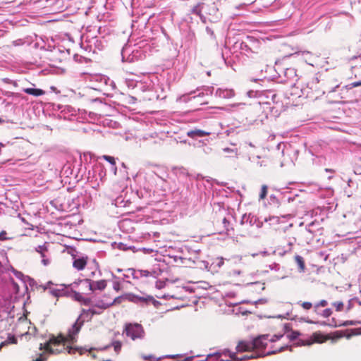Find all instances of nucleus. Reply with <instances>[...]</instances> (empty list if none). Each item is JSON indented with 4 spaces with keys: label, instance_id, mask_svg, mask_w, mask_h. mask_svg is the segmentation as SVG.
<instances>
[{
    "label": "nucleus",
    "instance_id": "f8f14e48",
    "mask_svg": "<svg viewBox=\"0 0 361 361\" xmlns=\"http://www.w3.org/2000/svg\"><path fill=\"white\" fill-rule=\"evenodd\" d=\"M87 257H81L75 259L73 261V266L78 270H82L87 265Z\"/></svg>",
    "mask_w": 361,
    "mask_h": 361
},
{
    "label": "nucleus",
    "instance_id": "58836bf2",
    "mask_svg": "<svg viewBox=\"0 0 361 361\" xmlns=\"http://www.w3.org/2000/svg\"><path fill=\"white\" fill-rule=\"evenodd\" d=\"M282 336H283L282 335H281V336H276V335H275V336H274V337H273L270 341H271V342H274L275 341L279 340V339L280 338H281Z\"/></svg>",
    "mask_w": 361,
    "mask_h": 361
},
{
    "label": "nucleus",
    "instance_id": "9b49d317",
    "mask_svg": "<svg viewBox=\"0 0 361 361\" xmlns=\"http://www.w3.org/2000/svg\"><path fill=\"white\" fill-rule=\"evenodd\" d=\"M238 352H245L252 350V342L242 341H240L236 347Z\"/></svg>",
    "mask_w": 361,
    "mask_h": 361
},
{
    "label": "nucleus",
    "instance_id": "aec40b11",
    "mask_svg": "<svg viewBox=\"0 0 361 361\" xmlns=\"http://www.w3.org/2000/svg\"><path fill=\"white\" fill-rule=\"evenodd\" d=\"M268 187L266 185H262L261 188V192L259 194V199L264 200L267 195Z\"/></svg>",
    "mask_w": 361,
    "mask_h": 361
},
{
    "label": "nucleus",
    "instance_id": "6e6552de",
    "mask_svg": "<svg viewBox=\"0 0 361 361\" xmlns=\"http://www.w3.org/2000/svg\"><path fill=\"white\" fill-rule=\"evenodd\" d=\"M209 135V132H207L200 129H194L187 132V135L192 139L208 136Z\"/></svg>",
    "mask_w": 361,
    "mask_h": 361
},
{
    "label": "nucleus",
    "instance_id": "6ab92c4d",
    "mask_svg": "<svg viewBox=\"0 0 361 361\" xmlns=\"http://www.w3.org/2000/svg\"><path fill=\"white\" fill-rule=\"evenodd\" d=\"M298 304L305 310H310L312 307L314 308V305L310 302H298Z\"/></svg>",
    "mask_w": 361,
    "mask_h": 361
},
{
    "label": "nucleus",
    "instance_id": "2f4dec72",
    "mask_svg": "<svg viewBox=\"0 0 361 361\" xmlns=\"http://www.w3.org/2000/svg\"><path fill=\"white\" fill-rule=\"evenodd\" d=\"M292 247H293V243H288V248L285 250H283V254L286 253V252H289L292 250Z\"/></svg>",
    "mask_w": 361,
    "mask_h": 361
},
{
    "label": "nucleus",
    "instance_id": "5701e85b",
    "mask_svg": "<svg viewBox=\"0 0 361 361\" xmlns=\"http://www.w3.org/2000/svg\"><path fill=\"white\" fill-rule=\"evenodd\" d=\"M112 345L114 348V350L118 354L121 349V343L120 341H116L112 343Z\"/></svg>",
    "mask_w": 361,
    "mask_h": 361
},
{
    "label": "nucleus",
    "instance_id": "412c9836",
    "mask_svg": "<svg viewBox=\"0 0 361 361\" xmlns=\"http://www.w3.org/2000/svg\"><path fill=\"white\" fill-rule=\"evenodd\" d=\"M144 334L145 331L142 326L137 323V338H142Z\"/></svg>",
    "mask_w": 361,
    "mask_h": 361
},
{
    "label": "nucleus",
    "instance_id": "c85d7f7f",
    "mask_svg": "<svg viewBox=\"0 0 361 361\" xmlns=\"http://www.w3.org/2000/svg\"><path fill=\"white\" fill-rule=\"evenodd\" d=\"M153 301H154V299L152 297H149L148 298H138L137 296V302H153Z\"/></svg>",
    "mask_w": 361,
    "mask_h": 361
},
{
    "label": "nucleus",
    "instance_id": "c756f323",
    "mask_svg": "<svg viewBox=\"0 0 361 361\" xmlns=\"http://www.w3.org/2000/svg\"><path fill=\"white\" fill-rule=\"evenodd\" d=\"M145 360H149V361H159V359H157L154 355H149L147 356L142 355V356Z\"/></svg>",
    "mask_w": 361,
    "mask_h": 361
},
{
    "label": "nucleus",
    "instance_id": "b1692460",
    "mask_svg": "<svg viewBox=\"0 0 361 361\" xmlns=\"http://www.w3.org/2000/svg\"><path fill=\"white\" fill-rule=\"evenodd\" d=\"M332 314V311L330 308H326L322 311L321 314H319L322 317L324 318H327L330 317Z\"/></svg>",
    "mask_w": 361,
    "mask_h": 361
},
{
    "label": "nucleus",
    "instance_id": "2eb2a0df",
    "mask_svg": "<svg viewBox=\"0 0 361 361\" xmlns=\"http://www.w3.org/2000/svg\"><path fill=\"white\" fill-rule=\"evenodd\" d=\"M295 261L298 267L299 271L303 272L305 269V263L303 257L300 255H295Z\"/></svg>",
    "mask_w": 361,
    "mask_h": 361
},
{
    "label": "nucleus",
    "instance_id": "423d86ee",
    "mask_svg": "<svg viewBox=\"0 0 361 361\" xmlns=\"http://www.w3.org/2000/svg\"><path fill=\"white\" fill-rule=\"evenodd\" d=\"M267 336H260L252 341V350H263L267 345Z\"/></svg>",
    "mask_w": 361,
    "mask_h": 361
},
{
    "label": "nucleus",
    "instance_id": "79ce46f5",
    "mask_svg": "<svg viewBox=\"0 0 361 361\" xmlns=\"http://www.w3.org/2000/svg\"><path fill=\"white\" fill-rule=\"evenodd\" d=\"M178 356H179L178 355H176L169 356V357H171V358H176V357H178Z\"/></svg>",
    "mask_w": 361,
    "mask_h": 361
},
{
    "label": "nucleus",
    "instance_id": "9d476101",
    "mask_svg": "<svg viewBox=\"0 0 361 361\" xmlns=\"http://www.w3.org/2000/svg\"><path fill=\"white\" fill-rule=\"evenodd\" d=\"M123 334L126 336L130 337L132 340L135 339V324H126L123 330Z\"/></svg>",
    "mask_w": 361,
    "mask_h": 361
},
{
    "label": "nucleus",
    "instance_id": "4c0bfd02",
    "mask_svg": "<svg viewBox=\"0 0 361 361\" xmlns=\"http://www.w3.org/2000/svg\"><path fill=\"white\" fill-rule=\"evenodd\" d=\"M6 234V233L5 231H2L0 233V240H4L6 239L4 236Z\"/></svg>",
    "mask_w": 361,
    "mask_h": 361
},
{
    "label": "nucleus",
    "instance_id": "ddd939ff",
    "mask_svg": "<svg viewBox=\"0 0 361 361\" xmlns=\"http://www.w3.org/2000/svg\"><path fill=\"white\" fill-rule=\"evenodd\" d=\"M74 298L76 300L82 302L85 305H92V300L91 299L88 298L84 297L81 293H74Z\"/></svg>",
    "mask_w": 361,
    "mask_h": 361
},
{
    "label": "nucleus",
    "instance_id": "ea45409f",
    "mask_svg": "<svg viewBox=\"0 0 361 361\" xmlns=\"http://www.w3.org/2000/svg\"><path fill=\"white\" fill-rule=\"evenodd\" d=\"M156 286L158 288H161L163 287V282H161V281L157 282Z\"/></svg>",
    "mask_w": 361,
    "mask_h": 361
},
{
    "label": "nucleus",
    "instance_id": "f03ea898",
    "mask_svg": "<svg viewBox=\"0 0 361 361\" xmlns=\"http://www.w3.org/2000/svg\"><path fill=\"white\" fill-rule=\"evenodd\" d=\"M203 10L204 11L205 13L212 15L216 13L217 8L214 3H211L210 4H207L205 3H200L192 8V13L200 16L201 14L202 11Z\"/></svg>",
    "mask_w": 361,
    "mask_h": 361
},
{
    "label": "nucleus",
    "instance_id": "49530a36",
    "mask_svg": "<svg viewBox=\"0 0 361 361\" xmlns=\"http://www.w3.org/2000/svg\"><path fill=\"white\" fill-rule=\"evenodd\" d=\"M272 353H267V355H270Z\"/></svg>",
    "mask_w": 361,
    "mask_h": 361
},
{
    "label": "nucleus",
    "instance_id": "4be33fe9",
    "mask_svg": "<svg viewBox=\"0 0 361 361\" xmlns=\"http://www.w3.org/2000/svg\"><path fill=\"white\" fill-rule=\"evenodd\" d=\"M355 59H359L360 60V63H357V64H355V65H354V66H353L351 67V71H352V73H355V77H357V74H356V73H355V71H356V69H357V68H361V55H360V56H359L358 57H355Z\"/></svg>",
    "mask_w": 361,
    "mask_h": 361
},
{
    "label": "nucleus",
    "instance_id": "72a5a7b5",
    "mask_svg": "<svg viewBox=\"0 0 361 361\" xmlns=\"http://www.w3.org/2000/svg\"><path fill=\"white\" fill-rule=\"evenodd\" d=\"M240 269H234L233 271V272L230 271L229 272V274H233V275H239L240 274Z\"/></svg>",
    "mask_w": 361,
    "mask_h": 361
},
{
    "label": "nucleus",
    "instance_id": "c03bdc74",
    "mask_svg": "<svg viewBox=\"0 0 361 361\" xmlns=\"http://www.w3.org/2000/svg\"><path fill=\"white\" fill-rule=\"evenodd\" d=\"M224 151L230 152V151H232V150H231V149H230L229 148H226V149H224Z\"/></svg>",
    "mask_w": 361,
    "mask_h": 361
},
{
    "label": "nucleus",
    "instance_id": "393cba45",
    "mask_svg": "<svg viewBox=\"0 0 361 361\" xmlns=\"http://www.w3.org/2000/svg\"><path fill=\"white\" fill-rule=\"evenodd\" d=\"M214 264H215L216 267H221L224 264V259L221 257H217L214 259Z\"/></svg>",
    "mask_w": 361,
    "mask_h": 361
},
{
    "label": "nucleus",
    "instance_id": "7ed1b4c3",
    "mask_svg": "<svg viewBox=\"0 0 361 361\" xmlns=\"http://www.w3.org/2000/svg\"><path fill=\"white\" fill-rule=\"evenodd\" d=\"M331 338V336L329 334L325 335L321 331H316L311 335L309 339L304 341L303 344L310 345L314 343H323Z\"/></svg>",
    "mask_w": 361,
    "mask_h": 361
},
{
    "label": "nucleus",
    "instance_id": "f257e3e1",
    "mask_svg": "<svg viewBox=\"0 0 361 361\" xmlns=\"http://www.w3.org/2000/svg\"><path fill=\"white\" fill-rule=\"evenodd\" d=\"M82 325V322H79V319H78L72 328L69 329L66 336H63L61 334L57 336H52L49 340L44 343L43 348L40 347V349H44L45 352L55 355L65 352L71 355L78 352L82 355L81 349L71 346V345L77 341L76 336L80 331Z\"/></svg>",
    "mask_w": 361,
    "mask_h": 361
},
{
    "label": "nucleus",
    "instance_id": "7c9ffc66",
    "mask_svg": "<svg viewBox=\"0 0 361 361\" xmlns=\"http://www.w3.org/2000/svg\"><path fill=\"white\" fill-rule=\"evenodd\" d=\"M353 322L352 321H346L343 324H334L335 326H348V325H353Z\"/></svg>",
    "mask_w": 361,
    "mask_h": 361
},
{
    "label": "nucleus",
    "instance_id": "c9c22d12",
    "mask_svg": "<svg viewBox=\"0 0 361 361\" xmlns=\"http://www.w3.org/2000/svg\"><path fill=\"white\" fill-rule=\"evenodd\" d=\"M46 360L47 358L44 357V355H40V356L38 358H37L35 361H44Z\"/></svg>",
    "mask_w": 361,
    "mask_h": 361
},
{
    "label": "nucleus",
    "instance_id": "dca6fc26",
    "mask_svg": "<svg viewBox=\"0 0 361 361\" xmlns=\"http://www.w3.org/2000/svg\"><path fill=\"white\" fill-rule=\"evenodd\" d=\"M328 305V302L327 300H320L319 302L315 303L314 305V312L316 313V314H319V307H324Z\"/></svg>",
    "mask_w": 361,
    "mask_h": 361
},
{
    "label": "nucleus",
    "instance_id": "a18cd8bd",
    "mask_svg": "<svg viewBox=\"0 0 361 361\" xmlns=\"http://www.w3.org/2000/svg\"><path fill=\"white\" fill-rule=\"evenodd\" d=\"M123 224L128 223V221H127V220H124V221H123Z\"/></svg>",
    "mask_w": 361,
    "mask_h": 361
},
{
    "label": "nucleus",
    "instance_id": "20e7f679",
    "mask_svg": "<svg viewBox=\"0 0 361 361\" xmlns=\"http://www.w3.org/2000/svg\"><path fill=\"white\" fill-rule=\"evenodd\" d=\"M115 302V300L113 301H104L99 300L95 302L94 305H91L92 307L87 310L88 312L92 314H101L104 310L107 309L110 306H111Z\"/></svg>",
    "mask_w": 361,
    "mask_h": 361
},
{
    "label": "nucleus",
    "instance_id": "0eeeda50",
    "mask_svg": "<svg viewBox=\"0 0 361 361\" xmlns=\"http://www.w3.org/2000/svg\"><path fill=\"white\" fill-rule=\"evenodd\" d=\"M89 283L90 290L94 291L95 290H102L106 286V281L105 280H99L96 281H91L90 280H87Z\"/></svg>",
    "mask_w": 361,
    "mask_h": 361
},
{
    "label": "nucleus",
    "instance_id": "473e14b6",
    "mask_svg": "<svg viewBox=\"0 0 361 361\" xmlns=\"http://www.w3.org/2000/svg\"><path fill=\"white\" fill-rule=\"evenodd\" d=\"M265 355H262V354H252L250 356H248L247 358L248 359H250V358H257V357H262V356H264Z\"/></svg>",
    "mask_w": 361,
    "mask_h": 361
},
{
    "label": "nucleus",
    "instance_id": "cd10ccee",
    "mask_svg": "<svg viewBox=\"0 0 361 361\" xmlns=\"http://www.w3.org/2000/svg\"><path fill=\"white\" fill-rule=\"evenodd\" d=\"M222 94H223V97H231L233 96H234V92L231 90H224L222 92H221Z\"/></svg>",
    "mask_w": 361,
    "mask_h": 361
},
{
    "label": "nucleus",
    "instance_id": "37998d69",
    "mask_svg": "<svg viewBox=\"0 0 361 361\" xmlns=\"http://www.w3.org/2000/svg\"><path fill=\"white\" fill-rule=\"evenodd\" d=\"M142 99L143 100H145V99H147V97H144V96H143V97H142ZM147 99H148V100H150V99H151V98H150V97H147Z\"/></svg>",
    "mask_w": 361,
    "mask_h": 361
},
{
    "label": "nucleus",
    "instance_id": "a878e982",
    "mask_svg": "<svg viewBox=\"0 0 361 361\" xmlns=\"http://www.w3.org/2000/svg\"><path fill=\"white\" fill-rule=\"evenodd\" d=\"M333 306L336 307V311H341L343 308V302H333Z\"/></svg>",
    "mask_w": 361,
    "mask_h": 361
},
{
    "label": "nucleus",
    "instance_id": "39448f33",
    "mask_svg": "<svg viewBox=\"0 0 361 361\" xmlns=\"http://www.w3.org/2000/svg\"><path fill=\"white\" fill-rule=\"evenodd\" d=\"M35 251L39 254L42 258V264L47 267L49 266L51 262V258L50 256V253L49 252V249L47 247V243H45L42 245H39L35 248Z\"/></svg>",
    "mask_w": 361,
    "mask_h": 361
},
{
    "label": "nucleus",
    "instance_id": "a211bd4d",
    "mask_svg": "<svg viewBox=\"0 0 361 361\" xmlns=\"http://www.w3.org/2000/svg\"><path fill=\"white\" fill-rule=\"evenodd\" d=\"M9 343H12V344H16L17 343V339L15 337V336H8L7 340L4 342H2L1 343V346H3V345H8Z\"/></svg>",
    "mask_w": 361,
    "mask_h": 361
},
{
    "label": "nucleus",
    "instance_id": "4468645a",
    "mask_svg": "<svg viewBox=\"0 0 361 361\" xmlns=\"http://www.w3.org/2000/svg\"><path fill=\"white\" fill-rule=\"evenodd\" d=\"M24 92L28 94H31L35 97L43 95L45 93L44 90L36 88H25L24 89Z\"/></svg>",
    "mask_w": 361,
    "mask_h": 361
},
{
    "label": "nucleus",
    "instance_id": "e433bc0d",
    "mask_svg": "<svg viewBox=\"0 0 361 361\" xmlns=\"http://www.w3.org/2000/svg\"><path fill=\"white\" fill-rule=\"evenodd\" d=\"M50 293L55 297H58L59 296V291L57 290H50Z\"/></svg>",
    "mask_w": 361,
    "mask_h": 361
},
{
    "label": "nucleus",
    "instance_id": "f704fd0d",
    "mask_svg": "<svg viewBox=\"0 0 361 361\" xmlns=\"http://www.w3.org/2000/svg\"><path fill=\"white\" fill-rule=\"evenodd\" d=\"M351 86L353 87H358V86H361V80L360 81H357V82H354L351 84Z\"/></svg>",
    "mask_w": 361,
    "mask_h": 361
},
{
    "label": "nucleus",
    "instance_id": "a19ab883",
    "mask_svg": "<svg viewBox=\"0 0 361 361\" xmlns=\"http://www.w3.org/2000/svg\"><path fill=\"white\" fill-rule=\"evenodd\" d=\"M193 359V356H189L185 357L183 361H191Z\"/></svg>",
    "mask_w": 361,
    "mask_h": 361
},
{
    "label": "nucleus",
    "instance_id": "f3484780",
    "mask_svg": "<svg viewBox=\"0 0 361 361\" xmlns=\"http://www.w3.org/2000/svg\"><path fill=\"white\" fill-rule=\"evenodd\" d=\"M135 270L133 269H128L126 271V273L124 274V277L126 278V281L128 283H131L130 278L132 277L133 279H135Z\"/></svg>",
    "mask_w": 361,
    "mask_h": 361
},
{
    "label": "nucleus",
    "instance_id": "1a4fd4ad",
    "mask_svg": "<svg viewBox=\"0 0 361 361\" xmlns=\"http://www.w3.org/2000/svg\"><path fill=\"white\" fill-rule=\"evenodd\" d=\"M140 277L143 278L145 277L146 279H143L141 281V282L143 283H150L155 280L156 276V272L155 271H149L146 270H140Z\"/></svg>",
    "mask_w": 361,
    "mask_h": 361
},
{
    "label": "nucleus",
    "instance_id": "bb28decb",
    "mask_svg": "<svg viewBox=\"0 0 361 361\" xmlns=\"http://www.w3.org/2000/svg\"><path fill=\"white\" fill-rule=\"evenodd\" d=\"M103 159H105L106 161H107L108 162H109L112 165L116 164L115 159L113 157L108 156V155H104Z\"/></svg>",
    "mask_w": 361,
    "mask_h": 361
}]
</instances>
